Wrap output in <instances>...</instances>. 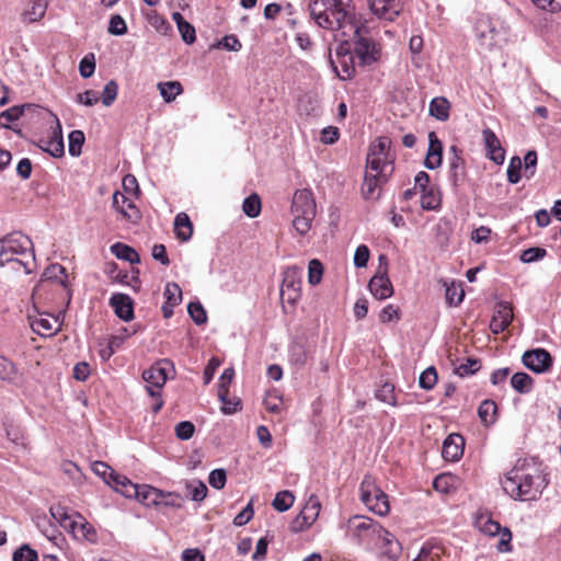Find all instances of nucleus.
<instances>
[{"instance_id":"nucleus-25","label":"nucleus","mask_w":561,"mask_h":561,"mask_svg":"<svg viewBox=\"0 0 561 561\" xmlns=\"http://www.w3.org/2000/svg\"><path fill=\"white\" fill-rule=\"evenodd\" d=\"M488 157L497 164L503 163L505 151L501 146L497 136L489 128L482 133Z\"/></svg>"},{"instance_id":"nucleus-48","label":"nucleus","mask_w":561,"mask_h":561,"mask_svg":"<svg viewBox=\"0 0 561 561\" xmlns=\"http://www.w3.org/2000/svg\"><path fill=\"white\" fill-rule=\"evenodd\" d=\"M108 33L116 36H122L127 33V25L125 20L119 14L111 16L108 22Z\"/></svg>"},{"instance_id":"nucleus-28","label":"nucleus","mask_w":561,"mask_h":561,"mask_svg":"<svg viewBox=\"0 0 561 561\" xmlns=\"http://www.w3.org/2000/svg\"><path fill=\"white\" fill-rule=\"evenodd\" d=\"M140 503L146 506H159V499H161V490L150 485H136V490L133 492Z\"/></svg>"},{"instance_id":"nucleus-43","label":"nucleus","mask_w":561,"mask_h":561,"mask_svg":"<svg viewBox=\"0 0 561 561\" xmlns=\"http://www.w3.org/2000/svg\"><path fill=\"white\" fill-rule=\"evenodd\" d=\"M190 490L191 499L195 502H202L207 495V486L201 480H194L186 484Z\"/></svg>"},{"instance_id":"nucleus-1","label":"nucleus","mask_w":561,"mask_h":561,"mask_svg":"<svg viewBox=\"0 0 561 561\" xmlns=\"http://www.w3.org/2000/svg\"><path fill=\"white\" fill-rule=\"evenodd\" d=\"M308 9L314 22L334 32L335 36L350 35V30H354L358 22L352 0H313Z\"/></svg>"},{"instance_id":"nucleus-23","label":"nucleus","mask_w":561,"mask_h":561,"mask_svg":"<svg viewBox=\"0 0 561 561\" xmlns=\"http://www.w3.org/2000/svg\"><path fill=\"white\" fill-rule=\"evenodd\" d=\"M443 161V145L436 136L435 131L428 133V149L425 157L424 165L434 170L442 164Z\"/></svg>"},{"instance_id":"nucleus-22","label":"nucleus","mask_w":561,"mask_h":561,"mask_svg":"<svg viewBox=\"0 0 561 561\" xmlns=\"http://www.w3.org/2000/svg\"><path fill=\"white\" fill-rule=\"evenodd\" d=\"M465 439L459 434H450L443 443L442 456L445 460L457 461L463 454Z\"/></svg>"},{"instance_id":"nucleus-35","label":"nucleus","mask_w":561,"mask_h":561,"mask_svg":"<svg viewBox=\"0 0 561 561\" xmlns=\"http://www.w3.org/2000/svg\"><path fill=\"white\" fill-rule=\"evenodd\" d=\"M157 87L167 103L174 101L178 95L183 93V87L179 81L160 82Z\"/></svg>"},{"instance_id":"nucleus-5","label":"nucleus","mask_w":561,"mask_h":561,"mask_svg":"<svg viewBox=\"0 0 561 561\" xmlns=\"http://www.w3.org/2000/svg\"><path fill=\"white\" fill-rule=\"evenodd\" d=\"M31 239L20 231H13L0 238V266L14 262L24 270L26 274L32 272L30 262L18 259V255H24L32 250Z\"/></svg>"},{"instance_id":"nucleus-6","label":"nucleus","mask_w":561,"mask_h":561,"mask_svg":"<svg viewBox=\"0 0 561 561\" xmlns=\"http://www.w3.org/2000/svg\"><path fill=\"white\" fill-rule=\"evenodd\" d=\"M394 156L391 153V140L379 137L370 144L366 159V170L381 173V179L393 173Z\"/></svg>"},{"instance_id":"nucleus-58","label":"nucleus","mask_w":561,"mask_h":561,"mask_svg":"<svg viewBox=\"0 0 561 561\" xmlns=\"http://www.w3.org/2000/svg\"><path fill=\"white\" fill-rule=\"evenodd\" d=\"M520 169H522V160L518 157H513L511 159L510 165L507 168V180L512 184H516L520 180Z\"/></svg>"},{"instance_id":"nucleus-2","label":"nucleus","mask_w":561,"mask_h":561,"mask_svg":"<svg viewBox=\"0 0 561 561\" xmlns=\"http://www.w3.org/2000/svg\"><path fill=\"white\" fill-rule=\"evenodd\" d=\"M503 491L515 501H535L545 488L534 468L517 465L501 480Z\"/></svg>"},{"instance_id":"nucleus-27","label":"nucleus","mask_w":561,"mask_h":561,"mask_svg":"<svg viewBox=\"0 0 561 561\" xmlns=\"http://www.w3.org/2000/svg\"><path fill=\"white\" fill-rule=\"evenodd\" d=\"M376 547L383 549L389 556L397 557L401 551V545L390 531L381 527V531L378 534Z\"/></svg>"},{"instance_id":"nucleus-9","label":"nucleus","mask_w":561,"mask_h":561,"mask_svg":"<svg viewBox=\"0 0 561 561\" xmlns=\"http://www.w3.org/2000/svg\"><path fill=\"white\" fill-rule=\"evenodd\" d=\"M381 527L369 517L355 515L346 522V534L358 543L375 545Z\"/></svg>"},{"instance_id":"nucleus-61","label":"nucleus","mask_w":561,"mask_h":561,"mask_svg":"<svg viewBox=\"0 0 561 561\" xmlns=\"http://www.w3.org/2000/svg\"><path fill=\"white\" fill-rule=\"evenodd\" d=\"M227 481V474L224 469H215L209 473L208 482L209 484L217 490H221Z\"/></svg>"},{"instance_id":"nucleus-39","label":"nucleus","mask_w":561,"mask_h":561,"mask_svg":"<svg viewBox=\"0 0 561 561\" xmlns=\"http://www.w3.org/2000/svg\"><path fill=\"white\" fill-rule=\"evenodd\" d=\"M85 137L82 130L76 129L72 130L68 136L69 141V153L72 157H79L82 152V146L84 144Z\"/></svg>"},{"instance_id":"nucleus-42","label":"nucleus","mask_w":561,"mask_h":561,"mask_svg":"<svg viewBox=\"0 0 561 561\" xmlns=\"http://www.w3.org/2000/svg\"><path fill=\"white\" fill-rule=\"evenodd\" d=\"M322 275H323L322 263L317 259L311 260L308 264V282H309V284L312 286L318 285L322 279Z\"/></svg>"},{"instance_id":"nucleus-3","label":"nucleus","mask_w":561,"mask_h":561,"mask_svg":"<svg viewBox=\"0 0 561 561\" xmlns=\"http://www.w3.org/2000/svg\"><path fill=\"white\" fill-rule=\"evenodd\" d=\"M473 32L480 50L492 51L505 42L507 26L499 18L480 14L474 22Z\"/></svg>"},{"instance_id":"nucleus-12","label":"nucleus","mask_w":561,"mask_h":561,"mask_svg":"<svg viewBox=\"0 0 561 561\" xmlns=\"http://www.w3.org/2000/svg\"><path fill=\"white\" fill-rule=\"evenodd\" d=\"M173 370V365L168 359H162L152 365L142 373V378L147 385L163 388L168 380L169 373Z\"/></svg>"},{"instance_id":"nucleus-31","label":"nucleus","mask_w":561,"mask_h":561,"mask_svg":"<svg viewBox=\"0 0 561 561\" xmlns=\"http://www.w3.org/2000/svg\"><path fill=\"white\" fill-rule=\"evenodd\" d=\"M111 252L114 254L118 260H124L126 262H129L131 264L139 263L140 257L137 251L122 242H116L111 245Z\"/></svg>"},{"instance_id":"nucleus-53","label":"nucleus","mask_w":561,"mask_h":561,"mask_svg":"<svg viewBox=\"0 0 561 561\" xmlns=\"http://www.w3.org/2000/svg\"><path fill=\"white\" fill-rule=\"evenodd\" d=\"M465 297V291L459 285L454 283L446 288V300L450 306H458Z\"/></svg>"},{"instance_id":"nucleus-26","label":"nucleus","mask_w":561,"mask_h":561,"mask_svg":"<svg viewBox=\"0 0 561 561\" xmlns=\"http://www.w3.org/2000/svg\"><path fill=\"white\" fill-rule=\"evenodd\" d=\"M451 157L449 158V178L454 185H457L465 175V160L462 151L456 146L450 147Z\"/></svg>"},{"instance_id":"nucleus-56","label":"nucleus","mask_w":561,"mask_h":561,"mask_svg":"<svg viewBox=\"0 0 561 561\" xmlns=\"http://www.w3.org/2000/svg\"><path fill=\"white\" fill-rule=\"evenodd\" d=\"M165 302L170 305H180L182 301V290L176 283H169L164 289Z\"/></svg>"},{"instance_id":"nucleus-51","label":"nucleus","mask_w":561,"mask_h":561,"mask_svg":"<svg viewBox=\"0 0 561 561\" xmlns=\"http://www.w3.org/2000/svg\"><path fill=\"white\" fill-rule=\"evenodd\" d=\"M187 311L197 325L204 324L207 321L206 311L201 302H190Z\"/></svg>"},{"instance_id":"nucleus-38","label":"nucleus","mask_w":561,"mask_h":561,"mask_svg":"<svg viewBox=\"0 0 561 561\" xmlns=\"http://www.w3.org/2000/svg\"><path fill=\"white\" fill-rule=\"evenodd\" d=\"M512 387L519 393H528L533 389V378L526 373H516L511 378Z\"/></svg>"},{"instance_id":"nucleus-62","label":"nucleus","mask_w":561,"mask_h":561,"mask_svg":"<svg viewBox=\"0 0 561 561\" xmlns=\"http://www.w3.org/2000/svg\"><path fill=\"white\" fill-rule=\"evenodd\" d=\"M13 561H37V553L28 545H24L13 553Z\"/></svg>"},{"instance_id":"nucleus-15","label":"nucleus","mask_w":561,"mask_h":561,"mask_svg":"<svg viewBox=\"0 0 561 561\" xmlns=\"http://www.w3.org/2000/svg\"><path fill=\"white\" fill-rule=\"evenodd\" d=\"M514 318L513 307L510 302L500 301L494 307L490 330L499 334L507 329Z\"/></svg>"},{"instance_id":"nucleus-64","label":"nucleus","mask_w":561,"mask_h":561,"mask_svg":"<svg viewBox=\"0 0 561 561\" xmlns=\"http://www.w3.org/2000/svg\"><path fill=\"white\" fill-rule=\"evenodd\" d=\"M535 7L540 10L556 13L561 11V0H531Z\"/></svg>"},{"instance_id":"nucleus-40","label":"nucleus","mask_w":561,"mask_h":561,"mask_svg":"<svg viewBox=\"0 0 561 561\" xmlns=\"http://www.w3.org/2000/svg\"><path fill=\"white\" fill-rule=\"evenodd\" d=\"M294 501L295 497L291 492L280 491L275 495L272 506L278 512H286L293 506Z\"/></svg>"},{"instance_id":"nucleus-32","label":"nucleus","mask_w":561,"mask_h":561,"mask_svg":"<svg viewBox=\"0 0 561 561\" xmlns=\"http://www.w3.org/2000/svg\"><path fill=\"white\" fill-rule=\"evenodd\" d=\"M110 482V485L116 492H121L126 497H133V492L136 490L137 484H134L127 477L115 472L114 476L111 477Z\"/></svg>"},{"instance_id":"nucleus-49","label":"nucleus","mask_w":561,"mask_h":561,"mask_svg":"<svg viewBox=\"0 0 561 561\" xmlns=\"http://www.w3.org/2000/svg\"><path fill=\"white\" fill-rule=\"evenodd\" d=\"M481 365L478 359L474 358H468L466 363L460 364L455 368V374H457L459 377H467L470 375H473L480 369Z\"/></svg>"},{"instance_id":"nucleus-60","label":"nucleus","mask_w":561,"mask_h":561,"mask_svg":"<svg viewBox=\"0 0 561 561\" xmlns=\"http://www.w3.org/2000/svg\"><path fill=\"white\" fill-rule=\"evenodd\" d=\"M92 470L95 474L102 477L107 484H111L110 479L115 471L108 465L103 461H95L92 463Z\"/></svg>"},{"instance_id":"nucleus-20","label":"nucleus","mask_w":561,"mask_h":561,"mask_svg":"<svg viewBox=\"0 0 561 561\" xmlns=\"http://www.w3.org/2000/svg\"><path fill=\"white\" fill-rule=\"evenodd\" d=\"M389 178L381 179V173L366 170L364 183L362 185V195L368 199H378L380 196V188L388 182Z\"/></svg>"},{"instance_id":"nucleus-11","label":"nucleus","mask_w":561,"mask_h":561,"mask_svg":"<svg viewBox=\"0 0 561 561\" xmlns=\"http://www.w3.org/2000/svg\"><path fill=\"white\" fill-rule=\"evenodd\" d=\"M479 529L489 536H500L497 550L500 552H510L512 550L511 540L512 533L507 527L502 528L500 523L490 517L481 516L477 520Z\"/></svg>"},{"instance_id":"nucleus-59","label":"nucleus","mask_w":561,"mask_h":561,"mask_svg":"<svg viewBox=\"0 0 561 561\" xmlns=\"http://www.w3.org/2000/svg\"><path fill=\"white\" fill-rule=\"evenodd\" d=\"M195 432V426L192 422L182 421L175 425V435L182 440L190 439Z\"/></svg>"},{"instance_id":"nucleus-10","label":"nucleus","mask_w":561,"mask_h":561,"mask_svg":"<svg viewBox=\"0 0 561 561\" xmlns=\"http://www.w3.org/2000/svg\"><path fill=\"white\" fill-rule=\"evenodd\" d=\"M302 268L289 266L285 270L280 287V298L290 305H295L300 298Z\"/></svg>"},{"instance_id":"nucleus-54","label":"nucleus","mask_w":561,"mask_h":561,"mask_svg":"<svg viewBox=\"0 0 561 561\" xmlns=\"http://www.w3.org/2000/svg\"><path fill=\"white\" fill-rule=\"evenodd\" d=\"M234 376V370L232 368H226L221 376H220V382L218 386V398L219 400H225V396L228 394V387L232 381V378Z\"/></svg>"},{"instance_id":"nucleus-44","label":"nucleus","mask_w":561,"mask_h":561,"mask_svg":"<svg viewBox=\"0 0 561 561\" xmlns=\"http://www.w3.org/2000/svg\"><path fill=\"white\" fill-rule=\"evenodd\" d=\"M437 382V371L435 367H427L419 378V385L422 389L431 390Z\"/></svg>"},{"instance_id":"nucleus-4","label":"nucleus","mask_w":561,"mask_h":561,"mask_svg":"<svg viewBox=\"0 0 561 561\" xmlns=\"http://www.w3.org/2000/svg\"><path fill=\"white\" fill-rule=\"evenodd\" d=\"M317 206L310 190L295 192L291 202L293 227L300 236H306L316 218Z\"/></svg>"},{"instance_id":"nucleus-36","label":"nucleus","mask_w":561,"mask_h":561,"mask_svg":"<svg viewBox=\"0 0 561 561\" xmlns=\"http://www.w3.org/2000/svg\"><path fill=\"white\" fill-rule=\"evenodd\" d=\"M497 407L492 400H484L478 409V415L481 422L489 426L492 425L496 420Z\"/></svg>"},{"instance_id":"nucleus-46","label":"nucleus","mask_w":561,"mask_h":561,"mask_svg":"<svg viewBox=\"0 0 561 561\" xmlns=\"http://www.w3.org/2000/svg\"><path fill=\"white\" fill-rule=\"evenodd\" d=\"M183 504V497L174 492L161 491V499H159V506L180 508Z\"/></svg>"},{"instance_id":"nucleus-21","label":"nucleus","mask_w":561,"mask_h":561,"mask_svg":"<svg viewBox=\"0 0 561 561\" xmlns=\"http://www.w3.org/2000/svg\"><path fill=\"white\" fill-rule=\"evenodd\" d=\"M371 295L378 300H385L393 295L392 284L387 275V270L377 273L368 284Z\"/></svg>"},{"instance_id":"nucleus-19","label":"nucleus","mask_w":561,"mask_h":561,"mask_svg":"<svg viewBox=\"0 0 561 561\" xmlns=\"http://www.w3.org/2000/svg\"><path fill=\"white\" fill-rule=\"evenodd\" d=\"M108 304L116 317L123 321L128 322L134 319V301L128 295L122 293L113 294Z\"/></svg>"},{"instance_id":"nucleus-52","label":"nucleus","mask_w":561,"mask_h":561,"mask_svg":"<svg viewBox=\"0 0 561 561\" xmlns=\"http://www.w3.org/2000/svg\"><path fill=\"white\" fill-rule=\"evenodd\" d=\"M454 486V477L451 474H439L433 481V488L440 493H448Z\"/></svg>"},{"instance_id":"nucleus-16","label":"nucleus","mask_w":561,"mask_h":561,"mask_svg":"<svg viewBox=\"0 0 561 561\" xmlns=\"http://www.w3.org/2000/svg\"><path fill=\"white\" fill-rule=\"evenodd\" d=\"M30 325L32 330L41 336H51L60 328L58 318L49 313H39L30 317Z\"/></svg>"},{"instance_id":"nucleus-37","label":"nucleus","mask_w":561,"mask_h":561,"mask_svg":"<svg viewBox=\"0 0 561 561\" xmlns=\"http://www.w3.org/2000/svg\"><path fill=\"white\" fill-rule=\"evenodd\" d=\"M450 104L445 98H434L430 103V114L439 121L449 117Z\"/></svg>"},{"instance_id":"nucleus-7","label":"nucleus","mask_w":561,"mask_h":561,"mask_svg":"<svg viewBox=\"0 0 561 561\" xmlns=\"http://www.w3.org/2000/svg\"><path fill=\"white\" fill-rule=\"evenodd\" d=\"M345 37L354 41V54L360 65L369 66L376 62L380 57V49L377 43L369 36V31L359 21L354 30H350V35Z\"/></svg>"},{"instance_id":"nucleus-18","label":"nucleus","mask_w":561,"mask_h":561,"mask_svg":"<svg viewBox=\"0 0 561 561\" xmlns=\"http://www.w3.org/2000/svg\"><path fill=\"white\" fill-rule=\"evenodd\" d=\"M113 208L129 221L136 222L141 216L133 201L124 193L116 191L112 197Z\"/></svg>"},{"instance_id":"nucleus-14","label":"nucleus","mask_w":561,"mask_h":561,"mask_svg":"<svg viewBox=\"0 0 561 561\" xmlns=\"http://www.w3.org/2000/svg\"><path fill=\"white\" fill-rule=\"evenodd\" d=\"M56 125L53 127L49 136L39 140V148L48 152L51 157L60 158L65 153V146L62 140L61 125L59 119L55 116Z\"/></svg>"},{"instance_id":"nucleus-8","label":"nucleus","mask_w":561,"mask_h":561,"mask_svg":"<svg viewBox=\"0 0 561 561\" xmlns=\"http://www.w3.org/2000/svg\"><path fill=\"white\" fill-rule=\"evenodd\" d=\"M360 500L365 506L379 516L390 511L388 495L376 484L373 477H365L359 486Z\"/></svg>"},{"instance_id":"nucleus-45","label":"nucleus","mask_w":561,"mask_h":561,"mask_svg":"<svg viewBox=\"0 0 561 561\" xmlns=\"http://www.w3.org/2000/svg\"><path fill=\"white\" fill-rule=\"evenodd\" d=\"M16 376L18 371L14 364L4 356H0V378L2 380L13 381L16 379Z\"/></svg>"},{"instance_id":"nucleus-50","label":"nucleus","mask_w":561,"mask_h":561,"mask_svg":"<svg viewBox=\"0 0 561 561\" xmlns=\"http://www.w3.org/2000/svg\"><path fill=\"white\" fill-rule=\"evenodd\" d=\"M117 93H118L117 83L114 80L108 81L104 85V89L102 91V103L105 106H111L115 102V100L117 98Z\"/></svg>"},{"instance_id":"nucleus-33","label":"nucleus","mask_w":561,"mask_h":561,"mask_svg":"<svg viewBox=\"0 0 561 561\" xmlns=\"http://www.w3.org/2000/svg\"><path fill=\"white\" fill-rule=\"evenodd\" d=\"M43 277L46 280H54L60 284L64 288L68 287V274L66 268L58 263L50 264L46 267L43 273Z\"/></svg>"},{"instance_id":"nucleus-13","label":"nucleus","mask_w":561,"mask_h":561,"mask_svg":"<svg viewBox=\"0 0 561 561\" xmlns=\"http://www.w3.org/2000/svg\"><path fill=\"white\" fill-rule=\"evenodd\" d=\"M522 359L528 369L537 374L547 371L552 365L551 355L543 348L527 351Z\"/></svg>"},{"instance_id":"nucleus-30","label":"nucleus","mask_w":561,"mask_h":561,"mask_svg":"<svg viewBox=\"0 0 561 561\" xmlns=\"http://www.w3.org/2000/svg\"><path fill=\"white\" fill-rule=\"evenodd\" d=\"M320 502L317 496L311 495L298 516L307 527L311 526L320 513Z\"/></svg>"},{"instance_id":"nucleus-24","label":"nucleus","mask_w":561,"mask_h":561,"mask_svg":"<svg viewBox=\"0 0 561 561\" xmlns=\"http://www.w3.org/2000/svg\"><path fill=\"white\" fill-rule=\"evenodd\" d=\"M337 55V61L341 66V71L337 70V66H334V61L331 60V65L334 68V71L336 72L337 77L342 80H350L355 75V67L353 61V56L348 53V48H344L343 45H341L337 48L336 51Z\"/></svg>"},{"instance_id":"nucleus-17","label":"nucleus","mask_w":561,"mask_h":561,"mask_svg":"<svg viewBox=\"0 0 561 561\" xmlns=\"http://www.w3.org/2000/svg\"><path fill=\"white\" fill-rule=\"evenodd\" d=\"M373 14L379 19L393 21L402 10L401 0H368Z\"/></svg>"},{"instance_id":"nucleus-29","label":"nucleus","mask_w":561,"mask_h":561,"mask_svg":"<svg viewBox=\"0 0 561 561\" xmlns=\"http://www.w3.org/2000/svg\"><path fill=\"white\" fill-rule=\"evenodd\" d=\"M174 232L179 240L186 242L193 234V224L185 213H180L174 219Z\"/></svg>"},{"instance_id":"nucleus-63","label":"nucleus","mask_w":561,"mask_h":561,"mask_svg":"<svg viewBox=\"0 0 561 561\" xmlns=\"http://www.w3.org/2000/svg\"><path fill=\"white\" fill-rule=\"evenodd\" d=\"M379 319L382 323H388L400 319V309L394 305H387L380 312Z\"/></svg>"},{"instance_id":"nucleus-41","label":"nucleus","mask_w":561,"mask_h":561,"mask_svg":"<svg viewBox=\"0 0 561 561\" xmlns=\"http://www.w3.org/2000/svg\"><path fill=\"white\" fill-rule=\"evenodd\" d=\"M243 213L250 217L255 218L261 213V199L257 194L248 196L242 204Z\"/></svg>"},{"instance_id":"nucleus-34","label":"nucleus","mask_w":561,"mask_h":561,"mask_svg":"<svg viewBox=\"0 0 561 561\" xmlns=\"http://www.w3.org/2000/svg\"><path fill=\"white\" fill-rule=\"evenodd\" d=\"M46 9V0H31L24 10L23 16L28 22H36L44 16Z\"/></svg>"},{"instance_id":"nucleus-55","label":"nucleus","mask_w":561,"mask_h":561,"mask_svg":"<svg viewBox=\"0 0 561 561\" xmlns=\"http://www.w3.org/2000/svg\"><path fill=\"white\" fill-rule=\"evenodd\" d=\"M79 71H80L81 77L84 79L93 76V73L95 71V60H94L93 54L85 55L81 59V61L79 64Z\"/></svg>"},{"instance_id":"nucleus-57","label":"nucleus","mask_w":561,"mask_h":561,"mask_svg":"<svg viewBox=\"0 0 561 561\" xmlns=\"http://www.w3.org/2000/svg\"><path fill=\"white\" fill-rule=\"evenodd\" d=\"M546 254L547 251L543 248L535 247L524 250L519 259L523 263H533L541 260Z\"/></svg>"},{"instance_id":"nucleus-47","label":"nucleus","mask_w":561,"mask_h":561,"mask_svg":"<svg viewBox=\"0 0 561 561\" xmlns=\"http://www.w3.org/2000/svg\"><path fill=\"white\" fill-rule=\"evenodd\" d=\"M376 398L387 404L396 405L394 387L391 383H383L376 392Z\"/></svg>"}]
</instances>
